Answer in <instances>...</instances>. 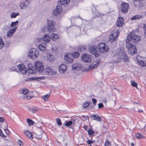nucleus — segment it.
Masks as SVG:
<instances>
[{
  "mask_svg": "<svg viewBox=\"0 0 146 146\" xmlns=\"http://www.w3.org/2000/svg\"><path fill=\"white\" fill-rule=\"evenodd\" d=\"M98 47L99 50H97L94 46H92L89 48V50L92 54H94L96 57H97L100 55V52L105 53L109 50L108 46L105 43H100L98 45Z\"/></svg>",
  "mask_w": 146,
  "mask_h": 146,
  "instance_id": "nucleus-1",
  "label": "nucleus"
},
{
  "mask_svg": "<svg viewBox=\"0 0 146 146\" xmlns=\"http://www.w3.org/2000/svg\"><path fill=\"white\" fill-rule=\"evenodd\" d=\"M141 40L140 37L134 33L131 32L127 37L126 42H132L135 43H137Z\"/></svg>",
  "mask_w": 146,
  "mask_h": 146,
  "instance_id": "nucleus-2",
  "label": "nucleus"
},
{
  "mask_svg": "<svg viewBox=\"0 0 146 146\" xmlns=\"http://www.w3.org/2000/svg\"><path fill=\"white\" fill-rule=\"evenodd\" d=\"M38 50L35 48L30 49L28 53V57L32 59H36L39 56Z\"/></svg>",
  "mask_w": 146,
  "mask_h": 146,
  "instance_id": "nucleus-3",
  "label": "nucleus"
},
{
  "mask_svg": "<svg viewBox=\"0 0 146 146\" xmlns=\"http://www.w3.org/2000/svg\"><path fill=\"white\" fill-rule=\"evenodd\" d=\"M126 47L128 49L129 53L133 55L137 52V49L135 45L131 42H127L126 44Z\"/></svg>",
  "mask_w": 146,
  "mask_h": 146,
  "instance_id": "nucleus-4",
  "label": "nucleus"
},
{
  "mask_svg": "<svg viewBox=\"0 0 146 146\" xmlns=\"http://www.w3.org/2000/svg\"><path fill=\"white\" fill-rule=\"evenodd\" d=\"M116 54L119 56V57L122 59L124 62H128L129 59L126 53L123 52L122 50H119L116 52Z\"/></svg>",
  "mask_w": 146,
  "mask_h": 146,
  "instance_id": "nucleus-5",
  "label": "nucleus"
},
{
  "mask_svg": "<svg viewBox=\"0 0 146 146\" xmlns=\"http://www.w3.org/2000/svg\"><path fill=\"white\" fill-rule=\"evenodd\" d=\"M48 26L47 28L48 31L49 32L54 31L55 28L54 25L55 24L54 21L52 19L47 20Z\"/></svg>",
  "mask_w": 146,
  "mask_h": 146,
  "instance_id": "nucleus-6",
  "label": "nucleus"
},
{
  "mask_svg": "<svg viewBox=\"0 0 146 146\" xmlns=\"http://www.w3.org/2000/svg\"><path fill=\"white\" fill-rule=\"evenodd\" d=\"M34 66L36 70L39 72H42L44 70V66L40 61L36 62Z\"/></svg>",
  "mask_w": 146,
  "mask_h": 146,
  "instance_id": "nucleus-7",
  "label": "nucleus"
},
{
  "mask_svg": "<svg viewBox=\"0 0 146 146\" xmlns=\"http://www.w3.org/2000/svg\"><path fill=\"white\" fill-rule=\"evenodd\" d=\"M44 74L46 75H54L56 72L54 71L51 67L47 66L44 69Z\"/></svg>",
  "mask_w": 146,
  "mask_h": 146,
  "instance_id": "nucleus-8",
  "label": "nucleus"
},
{
  "mask_svg": "<svg viewBox=\"0 0 146 146\" xmlns=\"http://www.w3.org/2000/svg\"><path fill=\"white\" fill-rule=\"evenodd\" d=\"M119 32V30L118 29L116 31V32H114L110 36L109 40L111 42H113L117 39L118 33Z\"/></svg>",
  "mask_w": 146,
  "mask_h": 146,
  "instance_id": "nucleus-9",
  "label": "nucleus"
},
{
  "mask_svg": "<svg viewBox=\"0 0 146 146\" xmlns=\"http://www.w3.org/2000/svg\"><path fill=\"white\" fill-rule=\"evenodd\" d=\"M73 55L71 53H69L65 55L64 59L65 62L67 63H71L73 61Z\"/></svg>",
  "mask_w": 146,
  "mask_h": 146,
  "instance_id": "nucleus-10",
  "label": "nucleus"
},
{
  "mask_svg": "<svg viewBox=\"0 0 146 146\" xmlns=\"http://www.w3.org/2000/svg\"><path fill=\"white\" fill-rule=\"evenodd\" d=\"M82 61L85 62L90 63L91 60V56L87 54H84L81 56Z\"/></svg>",
  "mask_w": 146,
  "mask_h": 146,
  "instance_id": "nucleus-11",
  "label": "nucleus"
},
{
  "mask_svg": "<svg viewBox=\"0 0 146 146\" xmlns=\"http://www.w3.org/2000/svg\"><path fill=\"white\" fill-rule=\"evenodd\" d=\"M100 62L99 61L96 60L94 61L91 65L88 68H86L85 69V71H87L89 70H92L93 69L96 68L99 65Z\"/></svg>",
  "mask_w": 146,
  "mask_h": 146,
  "instance_id": "nucleus-12",
  "label": "nucleus"
},
{
  "mask_svg": "<svg viewBox=\"0 0 146 146\" xmlns=\"http://www.w3.org/2000/svg\"><path fill=\"white\" fill-rule=\"evenodd\" d=\"M129 4L127 3L124 2L122 3L121 5V9L122 13H126L128 11Z\"/></svg>",
  "mask_w": 146,
  "mask_h": 146,
  "instance_id": "nucleus-13",
  "label": "nucleus"
},
{
  "mask_svg": "<svg viewBox=\"0 0 146 146\" xmlns=\"http://www.w3.org/2000/svg\"><path fill=\"white\" fill-rule=\"evenodd\" d=\"M134 5L137 7H141L144 5V0H133Z\"/></svg>",
  "mask_w": 146,
  "mask_h": 146,
  "instance_id": "nucleus-14",
  "label": "nucleus"
},
{
  "mask_svg": "<svg viewBox=\"0 0 146 146\" xmlns=\"http://www.w3.org/2000/svg\"><path fill=\"white\" fill-rule=\"evenodd\" d=\"M20 72L23 74H26L27 72V69L25 66L23 64H19L17 66Z\"/></svg>",
  "mask_w": 146,
  "mask_h": 146,
  "instance_id": "nucleus-15",
  "label": "nucleus"
},
{
  "mask_svg": "<svg viewBox=\"0 0 146 146\" xmlns=\"http://www.w3.org/2000/svg\"><path fill=\"white\" fill-rule=\"evenodd\" d=\"M30 1L28 0H26L24 2L21 3L20 4V8L22 9H24L27 8L29 4Z\"/></svg>",
  "mask_w": 146,
  "mask_h": 146,
  "instance_id": "nucleus-16",
  "label": "nucleus"
},
{
  "mask_svg": "<svg viewBox=\"0 0 146 146\" xmlns=\"http://www.w3.org/2000/svg\"><path fill=\"white\" fill-rule=\"evenodd\" d=\"M17 28L16 26H15L13 28L9 29L7 32V36L8 37H10L12 36L14 33L16 31Z\"/></svg>",
  "mask_w": 146,
  "mask_h": 146,
  "instance_id": "nucleus-17",
  "label": "nucleus"
},
{
  "mask_svg": "<svg viewBox=\"0 0 146 146\" xmlns=\"http://www.w3.org/2000/svg\"><path fill=\"white\" fill-rule=\"evenodd\" d=\"M67 69V67L64 64H61L59 67V70L60 73L64 72Z\"/></svg>",
  "mask_w": 146,
  "mask_h": 146,
  "instance_id": "nucleus-18",
  "label": "nucleus"
},
{
  "mask_svg": "<svg viewBox=\"0 0 146 146\" xmlns=\"http://www.w3.org/2000/svg\"><path fill=\"white\" fill-rule=\"evenodd\" d=\"M82 65L80 63H74L72 66V68L75 70H79L82 68Z\"/></svg>",
  "mask_w": 146,
  "mask_h": 146,
  "instance_id": "nucleus-19",
  "label": "nucleus"
},
{
  "mask_svg": "<svg viewBox=\"0 0 146 146\" xmlns=\"http://www.w3.org/2000/svg\"><path fill=\"white\" fill-rule=\"evenodd\" d=\"M38 48L40 50L42 51H44L47 50L46 44L45 43H43L40 44L38 46Z\"/></svg>",
  "mask_w": 146,
  "mask_h": 146,
  "instance_id": "nucleus-20",
  "label": "nucleus"
},
{
  "mask_svg": "<svg viewBox=\"0 0 146 146\" xmlns=\"http://www.w3.org/2000/svg\"><path fill=\"white\" fill-rule=\"evenodd\" d=\"M123 19L121 17H119L117 20V25L118 27L122 26L123 24Z\"/></svg>",
  "mask_w": 146,
  "mask_h": 146,
  "instance_id": "nucleus-21",
  "label": "nucleus"
},
{
  "mask_svg": "<svg viewBox=\"0 0 146 146\" xmlns=\"http://www.w3.org/2000/svg\"><path fill=\"white\" fill-rule=\"evenodd\" d=\"M90 117H91L93 118V119L95 120L99 121H101V118L98 115H90Z\"/></svg>",
  "mask_w": 146,
  "mask_h": 146,
  "instance_id": "nucleus-22",
  "label": "nucleus"
},
{
  "mask_svg": "<svg viewBox=\"0 0 146 146\" xmlns=\"http://www.w3.org/2000/svg\"><path fill=\"white\" fill-rule=\"evenodd\" d=\"M20 92L21 94H22L24 95H27L28 93L29 90L28 89L23 88L21 89L20 91Z\"/></svg>",
  "mask_w": 146,
  "mask_h": 146,
  "instance_id": "nucleus-23",
  "label": "nucleus"
},
{
  "mask_svg": "<svg viewBox=\"0 0 146 146\" xmlns=\"http://www.w3.org/2000/svg\"><path fill=\"white\" fill-rule=\"evenodd\" d=\"M145 58H144L142 60H138V62L139 64L141 66H146V60Z\"/></svg>",
  "mask_w": 146,
  "mask_h": 146,
  "instance_id": "nucleus-24",
  "label": "nucleus"
},
{
  "mask_svg": "<svg viewBox=\"0 0 146 146\" xmlns=\"http://www.w3.org/2000/svg\"><path fill=\"white\" fill-rule=\"evenodd\" d=\"M24 133L25 135L28 137L30 138L31 139H33V135L31 134L30 132L28 131L27 130H25L24 131Z\"/></svg>",
  "mask_w": 146,
  "mask_h": 146,
  "instance_id": "nucleus-25",
  "label": "nucleus"
},
{
  "mask_svg": "<svg viewBox=\"0 0 146 146\" xmlns=\"http://www.w3.org/2000/svg\"><path fill=\"white\" fill-rule=\"evenodd\" d=\"M70 0H62V1L61 2L60 1L58 2V4H61L65 6H67L69 3Z\"/></svg>",
  "mask_w": 146,
  "mask_h": 146,
  "instance_id": "nucleus-26",
  "label": "nucleus"
},
{
  "mask_svg": "<svg viewBox=\"0 0 146 146\" xmlns=\"http://www.w3.org/2000/svg\"><path fill=\"white\" fill-rule=\"evenodd\" d=\"M43 39L44 41L47 42H48L50 41V38L47 34L44 35Z\"/></svg>",
  "mask_w": 146,
  "mask_h": 146,
  "instance_id": "nucleus-27",
  "label": "nucleus"
},
{
  "mask_svg": "<svg viewBox=\"0 0 146 146\" xmlns=\"http://www.w3.org/2000/svg\"><path fill=\"white\" fill-rule=\"evenodd\" d=\"M58 38V35L56 33H53L51 35V38L54 41H55Z\"/></svg>",
  "mask_w": 146,
  "mask_h": 146,
  "instance_id": "nucleus-28",
  "label": "nucleus"
},
{
  "mask_svg": "<svg viewBox=\"0 0 146 146\" xmlns=\"http://www.w3.org/2000/svg\"><path fill=\"white\" fill-rule=\"evenodd\" d=\"M55 59V57L53 55L50 54L48 55V59L50 61H54Z\"/></svg>",
  "mask_w": 146,
  "mask_h": 146,
  "instance_id": "nucleus-29",
  "label": "nucleus"
},
{
  "mask_svg": "<svg viewBox=\"0 0 146 146\" xmlns=\"http://www.w3.org/2000/svg\"><path fill=\"white\" fill-rule=\"evenodd\" d=\"M5 46L4 42L1 37H0V49H2Z\"/></svg>",
  "mask_w": 146,
  "mask_h": 146,
  "instance_id": "nucleus-30",
  "label": "nucleus"
},
{
  "mask_svg": "<svg viewBox=\"0 0 146 146\" xmlns=\"http://www.w3.org/2000/svg\"><path fill=\"white\" fill-rule=\"evenodd\" d=\"M27 122L28 123V124L29 126H31V125H33L34 124H37L36 123H35L32 120L29 119H27Z\"/></svg>",
  "mask_w": 146,
  "mask_h": 146,
  "instance_id": "nucleus-31",
  "label": "nucleus"
},
{
  "mask_svg": "<svg viewBox=\"0 0 146 146\" xmlns=\"http://www.w3.org/2000/svg\"><path fill=\"white\" fill-rule=\"evenodd\" d=\"M74 123L73 122V121H69L67 122H66L65 124V125L67 127H69L71 125V126H72V125H74Z\"/></svg>",
  "mask_w": 146,
  "mask_h": 146,
  "instance_id": "nucleus-32",
  "label": "nucleus"
},
{
  "mask_svg": "<svg viewBox=\"0 0 146 146\" xmlns=\"http://www.w3.org/2000/svg\"><path fill=\"white\" fill-rule=\"evenodd\" d=\"M45 78L44 77H37L36 78H32L31 79L33 80H36L39 81L40 80H44L45 79Z\"/></svg>",
  "mask_w": 146,
  "mask_h": 146,
  "instance_id": "nucleus-33",
  "label": "nucleus"
},
{
  "mask_svg": "<svg viewBox=\"0 0 146 146\" xmlns=\"http://www.w3.org/2000/svg\"><path fill=\"white\" fill-rule=\"evenodd\" d=\"M142 17V16L139 15H136L135 16L131 18V20H137L138 19H141V18Z\"/></svg>",
  "mask_w": 146,
  "mask_h": 146,
  "instance_id": "nucleus-34",
  "label": "nucleus"
},
{
  "mask_svg": "<svg viewBox=\"0 0 146 146\" xmlns=\"http://www.w3.org/2000/svg\"><path fill=\"white\" fill-rule=\"evenodd\" d=\"M19 15V13H15V12L12 13L11 15V17L12 18H15L17 16H18Z\"/></svg>",
  "mask_w": 146,
  "mask_h": 146,
  "instance_id": "nucleus-35",
  "label": "nucleus"
},
{
  "mask_svg": "<svg viewBox=\"0 0 146 146\" xmlns=\"http://www.w3.org/2000/svg\"><path fill=\"white\" fill-rule=\"evenodd\" d=\"M73 55V59L74 58H78V57L79 55L80 54L79 53V52H74L73 53V54H72Z\"/></svg>",
  "mask_w": 146,
  "mask_h": 146,
  "instance_id": "nucleus-36",
  "label": "nucleus"
},
{
  "mask_svg": "<svg viewBox=\"0 0 146 146\" xmlns=\"http://www.w3.org/2000/svg\"><path fill=\"white\" fill-rule=\"evenodd\" d=\"M131 85L134 87H136L137 88H137V84L136 82L134 80H132L131 81Z\"/></svg>",
  "mask_w": 146,
  "mask_h": 146,
  "instance_id": "nucleus-37",
  "label": "nucleus"
},
{
  "mask_svg": "<svg viewBox=\"0 0 146 146\" xmlns=\"http://www.w3.org/2000/svg\"><path fill=\"white\" fill-rule=\"evenodd\" d=\"M62 8L60 6H58L56 7V10L57 13L59 12L62 10Z\"/></svg>",
  "mask_w": 146,
  "mask_h": 146,
  "instance_id": "nucleus-38",
  "label": "nucleus"
},
{
  "mask_svg": "<svg viewBox=\"0 0 146 146\" xmlns=\"http://www.w3.org/2000/svg\"><path fill=\"white\" fill-rule=\"evenodd\" d=\"M50 94H46L43 96L42 97L45 101H47L48 100V98L49 97Z\"/></svg>",
  "mask_w": 146,
  "mask_h": 146,
  "instance_id": "nucleus-39",
  "label": "nucleus"
},
{
  "mask_svg": "<svg viewBox=\"0 0 146 146\" xmlns=\"http://www.w3.org/2000/svg\"><path fill=\"white\" fill-rule=\"evenodd\" d=\"M52 52L54 54H56L58 51V49L56 47H54L52 48Z\"/></svg>",
  "mask_w": 146,
  "mask_h": 146,
  "instance_id": "nucleus-40",
  "label": "nucleus"
},
{
  "mask_svg": "<svg viewBox=\"0 0 146 146\" xmlns=\"http://www.w3.org/2000/svg\"><path fill=\"white\" fill-rule=\"evenodd\" d=\"M90 104V103L88 102H85L84 104H83L82 106L84 108H85L86 107H88Z\"/></svg>",
  "mask_w": 146,
  "mask_h": 146,
  "instance_id": "nucleus-41",
  "label": "nucleus"
},
{
  "mask_svg": "<svg viewBox=\"0 0 146 146\" xmlns=\"http://www.w3.org/2000/svg\"><path fill=\"white\" fill-rule=\"evenodd\" d=\"M88 133L89 135L93 136V134L94 133V132L92 129H89L88 131Z\"/></svg>",
  "mask_w": 146,
  "mask_h": 146,
  "instance_id": "nucleus-42",
  "label": "nucleus"
},
{
  "mask_svg": "<svg viewBox=\"0 0 146 146\" xmlns=\"http://www.w3.org/2000/svg\"><path fill=\"white\" fill-rule=\"evenodd\" d=\"M18 23V21H16L15 22H13L11 23V27H13L14 26L17 25Z\"/></svg>",
  "mask_w": 146,
  "mask_h": 146,
  "instance_id": "nucleus-43",
  "label": "nucleus"
},
{
  "mask_svg": "<svg viewBox=\"0 0 146 146\" xmlns=\"http://www.w3.org/2000/svg\"><path fill=\"white\" fill-rule=\"evenodd\" d=\"M56 121L58 125H61L62 123L61 122L59 118H56Z\"/></svg>",
  "mask_w": 146,
  "mask_h": 146,
  "instance_id": "nucleus-44",
  "label": "nucleus"
},
{
  "mask_svg": "<svg viewBox=\"0 0 146 146\" xmlns=\"http://www.w3.org/2000/svg\"><path fill=\"white\" fill-rule=\"evenodd\" d=\"M29 72L31 74H33L35 72V71L33 70V69L30 68H29L28 69Z\"/></svg>",
  "mask_w": 146,
  "mask_h": 146,
  "instance_id": "nucleus-45",
  "label": "nucleus"
},
{
  "mask_svg": "<svg viewBox=\"0 0 146 146\" xmlns=\"http://www.w3.org/2000/svg\"><path fill=\"white\" fill-rule=\"evenodd\" d=\"M29 110L30 112H32L33 113H35V112L38 110L37 109H29Z\"/></svg>",
  "mask_w": 146,
  "mask_h": 146,
  "instance_id": "nucleus-46",
  "label": "nucleus"
},
{
  "mask_svg": "<svg viewBox=\"0 0 146 146\" xmlns=\"http://www.w3.org/2000/svg\"><path fill=\"white\" fill-rule=\"evenodd\" d=\"M85 49V48H84L83 47H79L78 48V50L79 51L82 52L83 51L85 50L84 49Z\"/></svg>",
  "mask_w": 146,
  "mask_h": 146,
  "instance_id": "nucleus-47",
  "label": "nucleus"
},
{
  "mask_svg": "<svg viewBox=\"0 0 146 146\" xmlns=\"http://www.w3.org/2000/svg\"><path fill=\"white\" fill-rule=\"evenodd\" d=\"M94 142V141H93L90 140H88L87 141V143L88 144H91L93 143Z\"/></svg>",
  "mask_w": 146,
  "mask_h": 146,
  "instance_id": "nucleus-48",
  "label": "nucleus"
},
{
  "mask_svg": "<svg viewBox=\"0 0 146 146\" xmlns=\"http://www.w3.org/2000/svg\"><path fill=\"white\" fill-rule=\"evenodd\" d=\"M99 108H101L104 107V105L102 103H100L98 105Z\"/></svg>",
  "mask_w": 146,
  "mask_h": 146,
  "instance_id": "nucleus-49",
  "label": "nucleus"
},
{
  "mask_svg": "<svg viewBox=\"0 0 146 146\" xmlns=\"http://www.w3.org/2000/svg\"><path fill=\"white\" fill-rule=\"evenodd\" d=\"M61 145L63 146H66L67 145V143L65 141H63L61 142Z\"/></svg>",
  "mask_w": 146,
  "mask_h": 146,
  "instance_id": "nucleus-50",
  "label": "nucleus"
},
{
  "mask_svg": "<svg viewBox=\"0 0 146 146\" xmlns=\"http://www.w3.org/2000/svg\"><path fill=\"white\" fill-rule=\"evenodd\" d=\"M92 100L93 102V104H94V105L95 106L96 104V102L97 101L94 98H93L92 99Z\"/></svg>",
  "mask_w": 146,
  "mask_h": 146,
  "instance_id": "nucleus-51",
  "label": "nucleus"
},
{
  "mask_svg": "<svg viewBox=\"0 0 146 146\" xmlns=\"http://www.w3.org/2000/svg\"><path fill=\"white\" fill-rule=\"evenodd\" d=\"M110 143L109 141H107L105 143V146H109Z\"/></svg>",
  "mask_w": 146,
  "mask_h": 146,
  "instance_id": "nucleus-52",
  "label": "nucleus"
},
{
  "mask_svg": "<svg viewBox=\"0 0 146 146\" xmlns=\"http://www.w3.org/2000/svg\"><path fill=\"white\" fill-rule=\"evenodd\" d=\"M135 136L137 139L139 138V133H136L135 135Z\"/></svg>",
  "mask_w": 146,
  "mask_h": 146,
  "instance_id": "nucleus-53",
  "label": "nucleus"
},
{
  "mask_svg": "<svg viewBox=\"0 0 146 146\" xmlns=\"http://www.w3.org/2000/svg\"><path fill=\"white\" fill-rule=\"evenodd\" d=\"M5 119L4 118L0 117V122L2 123L4 121Z\"/></svg>",
  "mask_w": 146,
  "mask_h": 146,
  "instance_id": "nucleus-54",
  "label": "nucleus"
},
{
  "mask_svg": "<svg viewBox=\"0 0 146 146\" xmlns=\"http://www.w3.org/2000/svg\"><path fill=\"white\" fill-rule=\"evenodd\" d=\"M18 144L21 146V145H22V142L18 140L17 142Z\"/></svg>",
  "mask_w": 146,
  "mask_h": 146,
  "instance_id": "nucleus-55",
  "label": "nucleus"
},
{
  "mask_svg": "<svg viewBox=\"0 0 146 146\" xmlns=\"http://www.w3.org/2000/svg\"><path fill=\"white\" fill-rule=\"evenodd\" d=\"M10 44V43L9 42H7L6 43V46H6L7 47H8L9 46Z\"/></svg>",
  "mask_w": 146,
  "mask_h": 146,
  "instance_id": "nucleus-56",
  "label": "nucleus"
},
{
  "mask_svg": "<svg viewBox=\"0 0 146 146\" xmlns=\"http://www.w3.org/2000/svg\"><path fill=\"white\" fill-rule=\"evenodd\" d=\"M35 137L37 139H39L41 138V136L40 135H37L36 136H35Z\"/></svg>",
  "mask_w": 146,
  "mask_h": 146,
  "instance_id": "nucleus-57",
  "label": "nucleus"
},
{
  "mask_svg": "<svg viewBox=\"0 0 146 146\" xmlns=\"http://www.w3.org/2000/svg\"><path fill=\"white\" fill-rule=\"evenodd\" d=\"M4 130L5 133H6L8 135L9 133V130L7 129H5Z\"/></svg>",
  "mask_w": 146,
  "mask_h": 146,
  "instance_id": "nucleus-58",
  "label": "nucleus"
},
{
  "mask_svg": "<svg viewBox=\"0 0 146 146\" xmlns=\"http://www.w3.org/2000/svg\"><path fill=\"white\" fill-rule=\"evenodd\" d=\"M139 138H145V137H143V135H142L141 133H139Z\"/></svg>",
  "mask_w": 146,
  "mask_h": 146,
  "instance_id": "nucleus-59",
  "label": "nucleus"
},
{
  "mask_svg": "<svg viewBox=\"0 0 146 146\" xmlns=\"http://www.w3.org/2000/svg\"><path fill=\"white\" fill-rule=\"evenodd\" d=\"M9 27H7V26H5L4 27V29L5 30H7Z\"/></svg>",
  "mask_w": 146,
  "mask_h": 146,
  "instance_id": "nucleus-60",
  "label": "nucleus"
},
{
  "mask_svg": "<svg viewBox=\"0 0 146 146\" xmlns=\"http://www.w3.org/2000/svg\"><path fill=\"white\" fill-rule=\"evenodd\" d=\"M143 27L145 31V32H146V24H144L143 25Z\"/></svg>",
  "mask_w": 146,
  "mask_h": 146,
  "instance_id": "nucleus-61",
  "label": "nucleus"
},
{
  "mask_svg": "<svg viewBox=\"0 0 146 146\" xmlns=\"http://www.w3.org/2000/svg\"><path fill=\"white\" fill-rule=\"evenodd\" d=\"M26 98L28 100L30 99L31 98V97L30 96H26Z\"/></svg>",
  "mask_w": 146,
  "mask_h": 146,
  "instance_id": "nucleus-62",
  "label": "nucleus"
},
{
  "mask_svg": "<svg viewBox=\"0 0 146 146\" xmlns=\"http://www.w3.org/2000/svg\"><path fill=\"white\" fill-rule=\"evenodd\" d=\"M10 70H11L12 71H16V69L14 67H13L11 69H10Z\"/></svg>",
  "mask_w": 146,
  "mask_h": 146,
  "instance_id": "nucleus-63",
  "label": "nucleus"
},
{
  "mask_svg": "<svg viewBox=\"0 0 146 146\" xmlns=\"http://www.w3.org/2000/svg\"><path fill=\"white\" fill-rule=\"evenodd\" d=\"M41 40V39H40V38H37L36 39V41L38 42H39Z\"/></svg>",
  "mask_w": 146,
  "mask_h": 146,
  "instance_id": "nucleus-64",
  "label": "nucleus"
}]
</instances>
